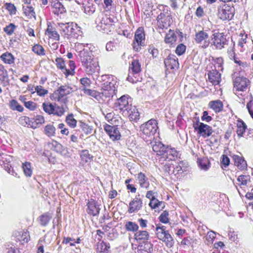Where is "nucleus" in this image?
Returning <instances> with one entry per match:
<instances>
[{
	"label": "nucleus",
	"mask_w": 253,
	"mask_h": 253,
	"mask_svg": "<svg viewBox=\"0 0 253 253\" xmlns=\"http://www.w3.org/2000/svg\"><path fill=\"white\" fill-rule=\"evenodd\" d=\"M98 85L101 87L102 96L105 98L113 97L116 94L118 86L116 79L112 75H103L97 79Z\"/></svg>",
	"instance_id": "obj_1"
},
{
	"label": "nucleus",
	"mask_w": 253,
	"mask_h": 253,
	"mask_svg": "<svg viewBox=\"0 0 253 253\" xmlns=\"http://www.w3.org/2000/svg\"><path fill=\"white\" fill-rule=\"evenodd\" d=\"M158 129L157 121L151 119L140 126V136L146 142H151Z\"/></svg>",
	"instance_id": "obj_2"
},
{
	"label": "nucleus",
	"mask_w": 253,
	"mask_h": 253,
	"mask_svg": "<svg viewBox=\"0 0 253 253\" xmlns=\"http://www.w3.org/2000/svg\"><path fill=\"white\" fill-rule=\"evenodd\" d=\"M75 49L78 53V55L81 62L91 60L93 57L92 51L90 49L88 44L76 43Z\"/></svg>",
	"instance_id": "obj_3"
},
{
	"label": "nucleus",
	"mask_w": 253,
	"mask_h": 253,
	"mask_svg": "<svg viewBox=\"0 0 253 253\" xmlns=\"http://www.w3.org/2000/svg\"><path fill=\"white\" fill-rule=\"evenodd\" d=\"M250 81L243 77H237L233 81V91L235 94L239 96L242 95L241 92L246 91L250 85Z\"/></svg>",
	"instance_id": "obj_4"
},
{
	"label": "nucleus",
	"mask_w": 253,
	"mask_h": 253,
	"mask_svg": "<svg viewBox=\"0 0 253 253\" xmlns=\"http://www.w3.org/2000/svg\"><path fill=\"white\" fill-rule=\"evenodd\" d=\"M156 232L158 239L165 242L167 247L170 248L173 246L174 240L168 231L166 230L165 226H157Z\"/></svg>",
	"instance_id": "obj_5"
},
{
	"label": "nucleus",
	"mask_w": 253,
	"mask_h": 253,
	"mask_svg": "<svg viewBox=\"0 0 253 253\" xmlns=\"http://www.w3.org/2000/svg\"><path fill=\"white\" fill-rule=\"evenodd\" d=\"M43 111L49 115H53L58 117H61L64 115L65 110L62 106H59L55 103L50 102H43L42 104Z\"/></svg>",
	"instance_id": "obj_6"
},
{
	"label": "nucleus",
	"mask_w": 253,
	"mask_h": 253,
	"mask_svg": "<svg viewBox=\"0 0 253 253\" xmlns=\"http://www.w3.org/2000/svg\"><path fill=\"white\" fill-rule=\"evenodd\" d=\"M97 28L98 30L108 34L115 29V21L111 17L105 15L97 24Z\"/></svg>",
	"instance_id": "obj_7"
},
{
	"label": "nucleus",
	"mask_w": 253,
	"mask_h": 253,
	"mask_svg": "<svg viewBox=\"0 0 253 253\" xmlns=\"http://www.w3.org/2000/svg\"><path fill=\"white\" fill-rule=\"evenodd\" d=\"M76 90V88L75 86L73 87L71 86L66 84L61 85L54 92L53 96L54 97L55 100L60 101L63 97L69 94Z\"/></svg>",
	"instance_id": "obj_8"
},
{
	"label": "nucleus",
	"mask_w": 253,
	"mask_h": 253,
	"mask_svg": "<svg viewBox=\"0 0 253 253\" xmlns=\"http://www.w3.org/2000/svg\"><path fill=\"white\" fill-rule=\"evenodd\" d=\"M158 26L161 29L168 28L172 22L170 13L168 10L161 12L157 16Z\"/></svg>",
	"instance_id": "obj_9"
},
{
	"label": "nucleus",
	"mask_w": 253,
	"mask_h": 253,
	"mask_svg": "<svg viewBox=\"0 0 253 253\" xmlns=\"http://www.w3.org/2000/svg\"><path fill=\"white\" fill-rule=\"evenodd\" d=\"M211 43L216 48L221 49L227 44V41L222 33L215 32L211 37Z\"/></svg>",
	"instance_id": "obj_10"
},
{
	"label": "nucleus",
	"mask_w": 253,
	"mask_h": 253,
	"mask_svg": "<svg viewBox=\"0 0 253 253\" xmlns=\"http://www.w3.org/2000/svg\"><path fill=\"white\" fill-rule=\"evenodd\" d=\"M145 42V34L143 29L139 28L135 33L134 39L132 44L133 48L136 51H138L141 49V46H143Z\"/></svg>",
	"instance_id": "obj_11"
},
{
	"label": "nucleus",
	"mask_w": 253,
	"mask_h": 253,
	"mask_svg": "<svg viewBox=\"0 0 253 253\" xmlns=\"http://www.w3.org/2000/svg\"><path fill=\"white\" fill-rule=\"evenodd\" d=\"M234 8L227 4L220 6L218 10V16L222 20H230L233 16Z\"/></svg>",
	"instance_id": "obj_12"
},
{
	"label": "nucleus",
	"mask_w": 253,
	"mask_h": 253,
	"mask_svg": "<svg viewBox=\"0 0 253 253\" xmlns=\"http://www.w3.org/2000/svg\"><path fill=\"white\" fill-rule=\"evenodd\" d=\"M195 42L202 48L207 47L210 43L208 34L204 31H200L195 34Z\"/></svg>",
	"instance_id": "obj_13"
},
{
	"label": "nucleus",
	"mask_w": 253,
	"mask_h": 253,
	"mask_svg": "<svg viewBox=\"0 0 253 253\" xmlns=\"http://www.w3.org/2000/svg\"><path fill=\"white\" fill-rule=\"evenodd\" d=\"M84 71L88 75H92L99 70L98 63L93 58L91 60H87L86 61L82 62Z\"/></svg>",
	"instance_id": "obj_14"
},
{
	"label": "nucleus",
	"mask_w": 253,
	"mask_h": 253,
	"mask_svg": "<svg viewBox=\"0 0 253 253\" xmlns=\"http://www.w3.org/2000/svg\"><path fill=\"white\" fill-rule=\"evenodd\" d=\"M162 155L160 161H174L178 157V153L176 149L169 147H166Z\"/></svg>",
	"instance_id": "obj_15"
},
{
	"label": "nucleus",
	"mask_w": 253,
	"mask_h": 253,
	"mask_svg": "<svg viewBox=\"0 0 253 253\" xmlns=\"http://www.w3.org/2000/svg\"><path fill=\"white\" fill-rule=\"evenodd\" d=\"M104 129L112 140L115 141L120 139L121 133L116 126L106 124L104 126Z\"/></svg>",
	"instance_id": "obj_16"
},
{
	"label": "nucleus",
	"mask_w": 253,
	"mask_h": 253,
	"mask_svg": "<svg viewBox=\"0 0 253 253\" xmlns=\"http://www.w3.org/2000/svg\"><path fill=\"white\" fill-rule=\"evenodd\" d=\"M131 100V98L128 95H123L117 100L116 104L119 110L125 113L132 106L130 104Z\"/></svg>",
	"instance_id": "obj_17"
},
{
	"label": "nucleus",
	"mask_w": 253,
	"mask_h": 253,
	"mask_svg": "<svg viewBox=\"0 0 253 253\" xmlns=\"http://www.w3.org/2000/svg\"><path fill=\"white\" fill-rule=\"evenodd\" d=\"M171 173L176 178L182 176L183 173L187 170L188 164L184 161H180L174 167H172Z\"/></svg>",
	"instance_id": "obj_18"
},
{
	"label": "nucleus",
	"mask_w": 253,
	"mask_h": 253,
	"mask_svg": "<svg viewBox=\"0 0 253 253\" xmlns=\"http://www.w3.org/2000/svg\"><path fill=\"white\" fill-rule=\"evenodd\" d=\"M198 126H194L195 130L198 131V132L203 137H206L210 136L212 132V130L211 127L204 124L203 123H197Z\"/></svg>",
	"instance_id": "obj_19"
},
{
	"label": "nucleus",
	"mask_w": 253,
	"mask_h": 253,
	"mask_svg": "<svg viewBox=\"0 0 253 253\" xmlns=\"http://www.w3.org/2000/svg\"><path fill=\"white\" fill-rule=\"evenodd\" d=\"M86 212L88 214L92 216H96L99 213L100 206L94 200L90 199L88 201Z\"/></svg>",
	"instance_id": "obj_20"
},
{
	"label": "nucleus",
	"mask_w": 253,
	"mask_h": 253,
	"mask_svg": "<svg viewBox=\"0 0 253 253\" xmlns=\"http://www.w3.org/2000/svg\"><path fill=\"white\" fill-rule=\"evenodd\" d=\"M142 206V202L141 199L138 197H135L130 202L128 211L130 213L136 212L141 209Z\"/></svg>",
	"instance_id": "obj_21"
},
{
	"label": "nucleus",
	"mask_w": 253,
	"mask_h": 253,
	"mask_svg": "<svg viewBox=\"0 0 253 253\" xmlns=\"http://www.w3.org/2000/svg\"><path fill=\"white\" fill-rule=\"evenodd\" d=\"M164 63L168 69H174L179 66L178 58L174 55H169L165 59Z\"/></svg>",
	"instance_id": "obj_22"
},
{
	"label": "nucleus",
	"mask_w": 253,
	"mask_h": 253,
	"mask_svg": "<svg viewBox=\"0 0 253 253\" xmlns=\"http://www.w3.org/2000/svg\"><path fill=\"white\" fill-rule=\"evenodd\" d=\"M209 80L213 85L218 84L221 82V74L217 70H212L208 73Z\"/></svg>",
	"instance_id": "obj_23"
},
{
	"label": "nucleus",
	"mask_w": 253,
	"mask_h": 253,
	"mask_svg": "<svg viewBox=\"0 0 253 253\" xmlns=\"http://www.w3.org/2000/svg\"><path fill=\"white\" fill-rule=\"evenodd\" d=\"M80 156V164L84 166L89 164L92 161L93 157L89 153L87 150H82L79 153Z\"/></svg>",
	"instance_id": "obj_24"
},
{
	"label": "nucleus",
	"mask_w": 253,
	"mask_h": 253,
	"mask_svg": "<svg viewBox=\"0 0 253 253\" xmlns=\"http://www.w3.org/2000/svg\"><path fill=\"white\" fill-rule=\"evenodd\" d=\"M51 5L52 12L54 14L58 15L65 12V7L58 0H53Z\"/></svg>",
	"instance_id": "obj_25"
},
{
	"label": "nucleus",
	"mask_w": 253,
	"mask_h": 253,
	"mask_svg": "<svg viewBox=\"0 0 253 253\" xmlns=\"http://www.w3.org/2000/svg\"><path fill=\"white\" fill-rule=\"evenodd\" d=\"M236 133L238 137H245L246 130L247 129V126L242 120L239 119L236 123Z\"/></svg>",
	"instance_id": "obj_26"
},
{
	"label": "nucleus",
	"mask_w": 253,
	"mask_h": 253,
	"mask_svg": "<svg viewBox=\"0 0 253 253\" xmlns=\"http://www.w3.org/2000/svg\"><path fill=\"white\" fill-rule=\"evenodd\" d=\"M45 35L47 37L48 39H52L55 41H59L60 36L53 27L48 25L45 31Z\"/></svg>",
	"instance_id": "obj_27"
},
{
	"label": "nucleus",
	"mask_w": 253,
	"mask_h": 253,
	"mask_svg": "<svg viewBox=\"0 0 253 253\" xmlns=\"http://www.w3.org/2000/svg\"><path fill=\"white\" fill-rule=\"evenodd\" d=\"M235 165L241 170L246 169L247 168V164L244 158L238 155H234L233 157Z\"/></svg>",
	"instance_id": "obj_28"
},
{
	"label": "nucleus",
	"mask_w": 253,
	"mask_h": 253,
	"mask_svg": "<svg viewBox=\"0 0 253 253\" xmlns=\"http://www.w3.org/2000/svg\"><path fill=\"white\" fill-rule=\"evenodd\" d=\"M59 26L65 35L68 36H71L74 33V27H76L73 23H61L59 24Z\"/></svg>",
	"instance_id": "obj_29"
},
{
	"label": "nucleus",
	"mask_w": 253,
	"mask_h": 253,
	"mask_svg": "<svg viewBox=\"0 0 253 253\" xmlns=\"http://www.w3.org/2000/svg\"><path fill=\"white\" fill-rule=\"evenodd\" d=\"M134 238L137 242H144L149 239L150 236L146 230H137L134 234Z\"/></svg>",
	"instance_id": "obj_30"
},
{
	"label": "nucleus",
	"mask_w": 253,
	"mask_h": 253,
	"mask_svg": "<svg viewBox=\"0 0 253 253\" xmlns=\"http://www.w3.org/2000/svg\"><path fill=\"white\" fill-rule=\"evenodd\" d=\"M177 40V37L173 31L169 30L165 38V42L169 46H173L175 44Z\"/></svg>",
	"instance_id": "obj_31"
},
{
	"label": "nucleus",
	"mask_w": 253,
	"mask_h": 253,
	"mask_svg": "<svg viewBox=\"0 0 253 253\" xmlns=\"http://www.w3.org/2000/svg\"><path fill=\"white\" fill-rule=\"evenodd\" d=\"M82 89L84 91V93L94 98L99 102L104 100L103 96H102L101 92H99L95 90H91L85 88H83Z\"/></svg>",
	"instance_id": "obj_32"
},
{
	"label": "nucleus",
	"mask_w": 253,
	"mask_h": 253,
	"mask_svg": "<svg viewBox=\"0 0 253 253\" xmlns=\"http://www.w3.org/2000/svg\"><path fill=\"white\" fill-rule=\"evenodd\" d=\"M126 114L128 115L129 120L131 121L136 122L139 119V113L135 106H131L126 111Z\"/></svg>",
	"instance_id": "obj_33"
},
{
	"label": "nucleus",
	"mask_w": 253,
	"mask_h": 253,
	"mask_svg": "<svg viewBox=\"0 0 253 253\" xmlns=\"http://www.w3.org/2000/svg\"><path fill=\"white\" fill-rule=\"evenodd\" d=\"M137 177L138 183L141 188L145 189H148L149 188L150 183L148 178L144 173L142 172H140L138 173Z\"/></svg>",
	"instance_id": "obj_34"
},
{
	"label": "nucleus",
	"mask_w": 253,
	"mask_h": 253,
	"mask_svg": "<svg viewBox=\"0 0 253 253\" xmlns=\"http://www.w3.org/2000/svg\"><path fill=\"white\" fill-rule=\"evenodd\" d=\"M150 142L152 143L153 150L156 153L157 155L161 157L164 150H165V149H166V146L160 141H155L154 142H152L151 141Z\"/></svg>",
	"instance_id": "obj_35"
},
{
	"label": "nucleus",
	"mask_w": 253,
	"mask_h": 253,
	"mask_svg": "<svg viewBox=\"0 0 253 253\" xmlns=\"http://www.w3.org/2000/svg\"><path fill=\"white\" fill-rule=\"evenodd\" d=\"M95 6L92 0H87L84 5V12L88 15L93 14L95 11Z\"/></svg>",
	"instance_id": "obj_36"
},
{
	"label": "nucleus",
	"mask_w": 253,
	"mask_h": 253,
	"mask_svg": "<svg viewBox=\"0 0 253 253\" xmlns=\"http://www.w3.org/2000/svg\"><path fill=\"white\" fill-rule=\"evenodd\" d=\"M55 62L57 68L61 69L66 76L71 74V71L66 69L65 62L62 58H57Z\"/></svg>",
	"instance_id": "obj_37"
},
{
	"label": "nucleus",
	"mask_w": 253,
	"mask_h": 253,
	"mask_svg": "<svg viewBox=\"0 0 253 253\" xmlns=\"http://www.w3.org/2000/svg\"><path fill=\"white\" fill-rule=\"evenodd\" d=\"M0 58L5 64H12L14 63L15 57L10 52H6L2 54Z\"/></svg>",
	"instance_id": "obj_38"
},
{
	"label": "nucleus",
	"mask_w": 253,
	"mask_h": 253,
	"mask_svg": "<svg viewBox=\"0 0 253 253\" xmlns=\"http://www.w3.org/2000/svg\"><path fill=\"white\" fill-rule=\"evenodd\" d=\"M124 227L127 231L135 233L139 228V226L136 223L130 221H126L125 223Z\"/></svg>",
	"instance_id": "obj_39"
},
{
	"label": "nucleus",
	"mask_w": 253,
	"mask_h": 253,
	"mask_svg": "<svg viewBox=\"0 0 253 253\" xmlns=\"http://www.w3.org/2000/svg\"><path fill=\"white\" fill-rule=\"evenodd\" d=\"M17 239L22 244L27 243L30 240L29 233L27 231H20L18 235L16 234Z\"/></svg>",
	"instance_id": "obj_40"
},
{
	"label": "nucleus",
	"mask_w": 253,
	"mask_h": 253,
	"mask_svg": "<svg viewBox=\"0 0 253 253\" xmlns=\"http://www.w3.org/2000/svg\"><path fill=\"white\" fill-rule=\"evenodd\" d=\"M23 10L24 13L29 18L35 17V12L34 8L30 4L23 5Z\"/></svg>",
	"instance_id": "obj_41"
},
{
	"label": "nucleus",
	"mask_w": 253,
	"mask_h": 253,
	"mask_svg": "<svg viewBox=\"0 0 253 253\" xmlns=\"http://www.w3.org/2000/svg\"><path fill=\"white\" fill-rule=\"evenodd\" d=\"M209 106L216 113L220 112L223 109V104L220 100L211 101Z\"/></svg>",
	"instance_id": "obj_42"
},
{
	"label": "nucleus",
	"mask_w": 253,
	"mask_h": 253,
	"mask_svg": "<svg viewBox=\"0 0 253 253\" xmlns=\"http://www.w3.org/2000/svg\"><path fill=\"white\" fill-rule=\"evenodd\" d=\"M141 71V66L138 61L133 60L129 67V72L132 74H137Z\"/></svg>",
	"instance_id": "obj_43"
},
{
	"label": "nucleus",
	"mask_w": 253,
	"mask_h": 253,
	"mask_svg": "<svg viewBox=\"0 0 253 253\" xmlns=\"http://www.w3.org/2000/svg\"><path fill=\"white\" fill-rule=\"evenodd\" d=\"M237 180L239 182V185L241 188L247 186L250 181V176L249 175H241L238 176Z\"/></svg>",
	"instance_id": "obj_44"
},
{
	"label": "nucleus",
	"mask_w": 253,
	"mask_h": 253,
	"mask_svg": "<svg viewBox=\"0 0 253 253\" xmlns=\"http://www.w3.org/2000/svg\"><path fill=\"white\" fill-rule=\"evenodd\" d=\"M9 106L10 109L14 111L22 112L24 110V108L15 100H12L10 101Z\"/></svg>",
	"instance_id": "obj_45"
},
{
	"label": "nucleus",
	"mask_w": 253,
	"mask_h": 253,
	"mask_svg": "<svg viewBox=\"0 0 253 253\" xmlns=\"http://www.w3.org/2000/svg\"><path fill=\"white\" fill-rule=\"evenodd\" d=\"M110 246L108 244L104 242L99 243L97 245V250L100 253H108Z\"/></svg>",
	"instance_id": "obj_46"
},
{
	"label": "nucleus",
	"mask_w": 253,
	"mask_h": 253,
	"mask_svg": "<svg viewBox=\"0 0 253 253\" xmlns=\"http://www.w3.org/2000/svg\"><path fill=\"white\" fill-rule=\"evenodd\" d=\"M149 205L152 209H155L159 207L163 208L164 203L162 202L159 201V200L155 198L151 199Z\"/></svg>",
	"instance_id": "obj_47"
},
{
	"label": "nucleus",
	"mask_w": 253,
	"mask_h": 253,
	"mask_svg": "<svg viewBox=\"0 0 253 253\" xmlns=\"http://www.w3.org/2000/svg\"><path fill=\"white\" fill-rule=\"evenodd\" d=\"M223 63V59L221 57L216 58L214 60V68L213 70H217L218 72L219 71H222L223 68L222 67V64Z\"/></svg>",
	"instance_id": "obj_48"
},
{
	"label": "nucleus",
	"mask_w": 253,
	"mask_h": 253,
	"mask_svg": "<svg viewBox=\"0 0 253 253\" xmlns=\"http://www.w3.org/2000/svg\"><path fill=\"white\" fill-rule=\"evenodd\" d=\"M18 122L20 124L24 126L33 127V126L31 124L30 118L27 116L21 117L19 118Z\"/></svg>",
	"instance_id": "obj_49"
},
{
	"label": "nucleus",
	"mask_w": 253,
	"mask_h": 253,
	"mask_svg": "<svg viewBox=\"0 0 253 253\" xmlns=\"http://www.w3.org/2000/svg\"><path fill=\"white\" fill-rule=\"evenodd\" d=\"M22 168L25 175L30 177L32 174L31 164L29 162H25L23 164Z\"/></svg>",
	"instance_id": "obj_50"
},
{
	"label": "nucleus",
	"mask_w": 253,
	"mask_h": 253,
	"mask_svg": "<svg viewBox=\"0 0 253 253\" xmlns=\"http://www.w3.org/2000/svg\"><path fill=\"white\" fill-rule=\"evenodd\" d=\"M81 240L79 238L76 241L73 238L70 237H64L62 241L63 244H69L70 246H76V244H79L80 243Z\"/></svg>",
	"instance_id": "obj_51"
},
{
	"label": "nucleus",
	"mask_w": 253,
	"mask_h": 253,
	"mask_svg": "<svg viewBox=\"0 0 253 253\" xmlns=\"http://www.w3.org/2000/svg\"><path fill=\"white\" fill-rule=\"evenodd\" d=\"M32 50L39 55H44L45 54L43 47L40 44H35L33 47Z\"/></svg>",
	"instance_id": "obj_52"
},
{
	"label": "nucleus",
	"mask_w": 253,
	"mask_h": 253,
	"mask_svg": "<svg viewBox=\"0 0 253 253\" xmlns=\"http://www.w3.org/2000/svg\"><path fill=\"white\" fill-rule=\"evenodd\" d=\"M55 130V127L51 125H48L44 128L45 133L48 136H54Z\"/></svg>",
	"instance_id": "obj_53"
},
{
	"label": "nucleus",
	"mask_w": 253,
	"mask_h": 253,
	"mask_svg": "<svg viewBox=\"0 0 253 253\" xmlns=\"http://www.w3.org/2000/svg\"><path fill=\"white\" fill-rule=\"evenodd\" d=\"M66 121L67 124L72 128L76 126L77 121L74 118L72 114L69 115L67 116Z\"/></svg>",
	"instance_id": "obj_54"
},
{
	"label": "nucleus",
	"mask_w": 253,
	"mask_h": 253,
	"mask_svg": "<svg viewBox=\"0 0 253 253\" xmlns=\"http://www.w3.org/2000/svg\"><path fill=\"white\" fill-rule=\"evenodd\" d=\"M80 127L82 130L86 134H89L92 132V127L88 126L87 124L84 123H81Z\"/></svg>",
	"instance_id": "obj_55"
},
{
	"label": "nucleus",
	"mask_w": 253,
	"mask_h": 253,
	"mask_svg": "<svg viewBox=\"0 0 253 253\" xmlns=\"http://www.w3.org/2000/svg\"><path fill=\"white\" fill-rule=\"evenodd\" d=\"M37 94L40 96H44L48 93V90L43 88L41 85H38L35 87Z\"/></svg>",
	"instance_id": "obj_56"
},
{
	"label": "nucleus",
	"mask_w": 253,
	"mask_h": 253,
	"mask_svg": "<svg viewBox=\"0 0 253 253\" xmlns=\"http://www.w3.org/2000/svg\"><path fill=\"white\" fill-rule=\"evenodd\" d=\"M16 26L14 24L10 23L3 29V31L8 35H11L14 32Z\"/></svg>",
	"instance_id": "obj_57"
},
{
	"label": "nucleus",
	"mask_w": 253,
	"mask_h": 253,
	"mask_svg": "<svg viewBox=\"0 0 253 253\" xmlns=\"http://www.w3.org/2000/svg\"><path fill=\"white\" fill-rule=\"evenodd\" d=\"M103 115L105 116L106 119L108 122H113V120L114 119V117L115 116V114L113 112H108L106 110L103 111L102 112Z\"/></svg>",
	"instance_id": "obj_58"
},
{
	"label": "nucleus",
	"mask_w": 253,
	"mask_h": 253,
	"mask_svg": "<svg viewBox=\"0 0 253 253\" xmlns=\"http://www.w3.org/2000/svg\"><path fill=\"white\" fill-rule=\"evenodd\" d=\"M169 213L167 211H164L159 216V220L161 222L167 223L169 221Z\"/></svg>",
	"instance_id": "obj_59"
},
{
	"label": "nucleus",
	"mask_w": 253,
	"mask_h": 253,
	"mask_svg": "<svg viewBox=\"0 0 253 253\" xmlns=\"http://www.w3.org/2000/svg\"><path fill=\"white\" fill-rule=\"evenodd\" d=\"M50 217L47 214H44L40 217V223L42 226H45L49 222Z\"/></svg>",
	"instance_id": "obj_60"
},
{
	"label": "nucleus",
	"mask_w": 253,
	"mask_h": 253,
	"mask_svg": "<svg viewBox=\"0 0 253 253\" xmlns=\"http://www.w3.org/2000/svg\"><path fill=\"white\" fill-rule=\"evenodd\" d=\"M216 233L213 231H210L208 232L206 239L209 244H212L215 238Z\"/></svg>",
	"instance_id": "obj_61"
},
{
	"label": "nucleus",
	"mask_w": 253,
	"mask_h": 253,
	"mask_svg": "<svg viewBox=\"0 0 253 253\" xmlns=\"http://www.w3.org/2000/svg\"><path fill=\"white\" fill-rule=\"evenodd\" d=\"M199 165L201 167V169L204 170H208L210 167V163L207 160H201L199 162Z\"/></svg>",
	"instance_id": "obj_62"
},
{
	"label": "nucleus",
	"mask_w": 253,
	"mask_h": 253,
	"mask_svg": "<svg viewBox=\"0 0 253 253\" xmlns=\"http://www.w3.org/2000/svg\"><path fill=\"white\" fill-rule=\"evenodd\" d=\"M6 8L9 12L10 14H15L16 12L15 6L11 3H6Z\"/></svg>",
	"instance_id": "obj_63"
},
{
	"label": "nucleus",
	"mask_w": 253,
	"mask_h": 253,
	"mask_svg": "<svg viewBox=\"0 0 253 253\" xmlns=\"http://www.w3.org/2000/svg\"><path fill=\"white\" fill-rule=\"evenodd\" d=\"M247 109H248V111L252 117V118L253 119V99H252L250 100L246 105Z\"/></svg>",
	"instance_id": "obj_64"
}]
</instances>
